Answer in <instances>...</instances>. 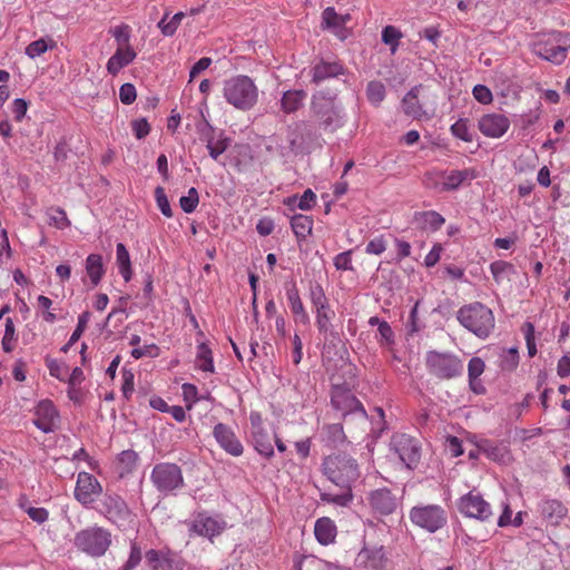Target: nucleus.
<instances>
[{"label": "nucleus", "instance_id": "nucleus-1", "mask_svg": "<svg viewBox=\"0 0 570 570\" xmlns=\"http://www.w3.org/2000/svg\"><path fill=\"white\" fill-rule=\"evenodd\" d=\"M311 112L318 128L334 132L344 127L347 115L336 94L318 91L312 96Z\"/></svg>", "mask_w": 570, "mask_h": 570}, {"label": "nucleus", "instance_id": "nucleus-2", "mask_svg": "<svg viewBox=\"0 0 570 570\" xmlns=\"http://www.w3.org/2000/svg\"><path fill=\"white\" fill-rule=\"evenodd\" d=\"M223 96L236 109H252L258 100V89L254 80L245 75H237L224 81Z\"/></svg>", "mask_w": 570, "mask_h": 570}, {"label": "nucleus", "instance_id": "nucleus-3", "mask_svg": "<svg viewBox=\"0 0 570 570\" xmlns=\"http://www.w3.org/2000/svg\"><path fill=\"white\" fill-rule=\"evenodd\" d=\"M458 321L480 338H487L495 324L492 311L481 303L461 307L458 312Z\"/></svg>", "mask_w": 570, "mask_h": 570}, {"label": "nucleus", "instance_id": "nucleus-4", "mask_svg": "<svg viewBox=\"0 0 570 570\" xmlns=\"http://www.w3.org/2000/svg\"><path fill=\"white\" fill-rule=\"evenodd\" d=\"M323 472L331 482L343 489H348L360 478L356 461L343 453L326 456Z\"/></svg>", "mask_w": 570, "mask_h": 570}, {"label": "nucleus", "instance_id": "nucleus-5", "mask_svg": "<svg viewBox=\"0 0 570 570\" xmlns=\"http://www.w3.org/2000/svg\"><path fill=\"white\" fill-rule=\"evenodd\" d=\"M72 542L79 551L92 558H99L111 546V533L102 527L92 525L78 531Z\"/></svg>", "mask_w": 570, "mask_h": 570}, {"label": "nucleus", "instance_id": "nucleus-6", "mask_svg": "<svg viewBox=\"0 0 570 570\" xmlns=\"http://www.w3.org/2000/svg\"><path fill=\"white\" fill-rule=\"evenodd\" d=\"M150 481L156 490L167 497L175 495L185 487L181 468L176 463H157L150 473Z\"/></svg>", "mask_w": 570, "mask_h": 570}, {"label": "nucleus", "instance_id": "nucleus-7", "mask_svg": "<svg viewBox=\"0 0 570 570\" xmlns=\"http://www.w3.org/2000/svg\"><path fill=\"white\" fill-rule=\"evenodd\" d=\"M413 525L434 533L448 522L446 511L439 504H417L409 512Z\"/></svg>", "mask_w": 570, "mask_h": 570}, {"label": "nucleus", "instance_id": "nucleus-8", "mask_svg": "<svg viewBox=\"0 0 570 570\" xmlns=\"http://www.w3.org/2000/svg\"><path fill=\"white\" fill-rule=\"evenodd\" d=\"M98 512L119 529H126L135 518L126 501L120 495L109 492L100 500Z\"/></svg>", "mask_w": 570, "mask_h": 570}, {"label": "nucleus", "instance_id": "nucleus-9", "mask_svg": "<svg viewBox=\"0 0 570 570\" xmlns=\"http://www.w3.org/2000/svg\"><path fill=\"white\" fill-rule=\"evenodd\" d=\"M318 128L308 120L295 122L288 130V145L292 151L306 153L315 145H321Z\"/></svg>", "mask_w": 570, "mask_h": 570}, {"label": "nucleus", "instance_id": "nucleus-10", "mask_svg": "<svg viewBox=\"0 0 570 570\" xmlns=\"http://www.w3.org/2000/svg\"><path fill=\"white\" fill-rule=\"evenodd\" d=\"M426 366L432 375L441 380L456 377L463 370V364L456 356L434 351L428 353Z\"/></svg>", "mask_w": 570, "mask_h": 570}, {"label": "nucleus", "instance_id": "nucleus-11", "mask_svg": "<svg viewBox=\"0 0 570 570\" xmlns=\"http://www.w3.org/2000/svg\"><path fill=\"white\" fill-rule=\"evenodd\" d=\"M197 132L199 139L206 144V148L210 158L218 160L230 145V138H228L224 130L214 128L207 120H204L197 125Z\"/></svg>", "mask_w": 570, "mask_h": 570}, {"label": "nucleus", "instance_id": "nucleus-12", "mask_svg": "<svg viewBox=\"0 0 570 570\" xmlns=\"http://www.w3.org/2000/svg\"><path fill=\"white\" fill-rule=\"evenodd\" d=\"M249 440L255 450L263 456L271 459L274 455L272 438L264 426L263 417L259 412L249 414Z\"/></svg>", "mask_w": 570, "mask_h": 570}, {"label": "nucleus", "instance_id": "nucleus-13", "mask_svg": "<svg viewBox=\"0 0 570 570\" xmlns=\"http://www.w3.org/2000/svg\"><path fill=\"white\" fill-rule=\"evenodd\" d=\"M390 445L391 450L409 469L417 465L421 459V451L416 440L410 435L397 433L392 436Z\"/></svg>", "mask_w": 570, "mask_h": 570}, {"label": "nucleus", "instance_id": "nucleus-14", "mask_svg": "<svg viewBox=\"0 0 570 570\" xmlns=\"http://www.w3.org/2000/svg\"><path fill=\"white\" fill-rule=\"evenodd\" d=\"M458 509L463 515L481 522L490 521L493 515L490 503L482 495L474 492H469L461 497L458 502Z\"/></svg>", "mask_w": 570, "mask_h": 570}, {"label": "nucleus", "instance_id": "nucleus-15", "mask_svg": "<svg viewBox=\"0 0 570 570\" xmlns=\"http://www.w3.org/2000/svg\"><path fill=\"white\" fill-rule=\"evenodd\" d=\"M101 493L102 485L92 474L85 471L78 473L73 495L81 505H91Z\"/></svg>", "mask_w": 570, "mask_h": 570}, {"label": "nucleus", "instance_id": "nucleus-16", "mask_svg": "<svg viewBox=\"0 0 570 570\" xmlns=\"http://www.w3.org/2000/svg\"><path fill=\"white\" fill-rule=\"evenodd\" d=\"M332 406L341 412L342 415L348 413H360L362 416H366V412L362 403L355 397V395L346 387L342 385H335L331 393Z\"/></svg>", "mask_w": 570, "mask_h": 570}, {"label": "nucleus", "instance_id": "nucleus-17", "mask_svg": "<svg viewBox=\"0 0 570 570\" xmlns=\"http://www.w3.org/2000/svg\"><path fill=\"white\" fill-rule=\"evenodd\" d=\"M510 119L503 114H484L478 120V128L488 138H501L510 128Z\"/></svg>", "mask_w": 570, "mask_h": 570}, {"label": "nucleus", "instance_id": "nucleus-18", "mask_svg": "<svg viewBox=\"0 0 570 570\" xmlns=\"http://www.w3.org/2000/svg\"><path fill=\"white\" fill-rule=\"evenodd\" d=\"M59 413L50 400L40 401L35 409V425L43 433L52 432L58 424Z\"/></svg>", "mask_w": 570, "mask_h": 570}, {"label": "nucleus", "instance_id": "nucleus-19", "mask_svg": "<svg viewBox=\"0 0 570 570\" xmlns=\"http://www.w3.org/2000/svg\"><path fill=\"white\" fill-rule=\"evenodd\" d=\"M355 563L363 570H383L387 563L384 547H364L358 552Z\"/></svg>", "mask_w": 570, "mask_h": 570}, {"label": "nucleus", "instance_id": "nucleus-20", "mask_svg": "<svg viewBox=\"0 0 570 570\" xmlns=\"http://www.w3.org/2000/svg\"><path fill=\"white\" fill-rule=\"evenodd\" d=\"M478 175V170L472 167L464 168L461 170H441L442 181L440 186V191L444 193L458 190L466 181L470 183L473 179H475Z\"/></svg>", "mask_w": 570, "mask_h": 570}, {"label": "nucleus", "instance_id": "nucleus-21", "mask_svg": "<svg viewBox=\"0 0 570 570\" xmlns=\"http://www.w3.org/2000/svg\"><path fill=\"white\" fill-rule=\"evenodd\" d=\"M347 73V69L338 60L327 61L321 59L311 68L312 82L320 85L332 78H338Z\"/></svg>", "mask_w": 570, "mask_h": 570}, {"label": "nucleus", "instance_id": "nucleus-22", "mask_svg": "<svg viewBox=\"0 0 570 570\" xmlns=\"http://www.w3.org/2000/svg\"><path fill=\"white\" fill-rule=\"evenodd\" d=\"M213 434L220 448L228 454L233 456H240L243 454L244 446L232 428L224 423H218L215 425Z\"/></svg>", "mask_w": 570, "mask_h": 570}, {"label": "nucleus", "instance_id": "nucleus-23", "mask_svg": "<svg viewBox=\"0 0 570 570\" xmlns=\"http://www.w3.org/2000/svg\"><path fill=\"white\" fill-rule=\"evenodd\" d=\"M225 525L226 523L220 519L209 517L206 513H198L189 531L190 534L195 533L212 540L214 537L220 534Z\"/></svg>", "mask_w": 570, "mask_h": 570}, {"label": "nucleus", "instance_id": "nucleus-24", "mask_svg": "<svg viewBox=\"0 0 570 570\" xmlns=\"http://www.w3.org/2000/svg\"><path fill=\"white\" fill-rule=\"evenodd\" d=\"M370 504L382 515L392 514L397 509V499L389 489H377L370 495Z\"/></svg>", "mask_w": 570, "mask_h": 570}, {"label": "nucleus", "instance_id": "nucleus-25", "mask_svg": "<svg viewBox=\"0 0 570 570\" xmlns=\"http://www.w3.org/2000/svg\"><path fill=\"white\" fill-rule=\"evenodd\" d=\"M136 57L137 53L131 46L118 47L115 53L108 59L106 69L110 75L116 76L121 69L129 66Z\"/></svg>", "mask_w": 570, "mask_h": 570}, {"label": "nucleus", "instance_id": "nucleus-26", "mask_svg": "<svg viewBox=\"0 0 570 570\" xmlns=\"http://www.w3.org/2000/svg\"><path fill=\"white\" fill-rule=\"evenodd\" d=\"M533 52L541 59L552 62L554 65H561L566 59L564 49L551 41H538L533 46Z\"/></svg>", "mask_w": 570, "mask_h": 570}, {"label": "nucleus", "instance_id": "nucleus-27", "mask_svg": "<svg viewBox=\"0 0 570 570\" xmlns=\"http://www.w3.org/2000/svg\"><path fill=\"white\" fill-rule=\"evenodd\" d=\"M422 85L412 87L402 99V109L406 116L420 119L424 115L422 105L419 101V92Z\"/></svg>", "mask_w": 570, "mask_h": 570}, {"label": "nucleus", "instance_id": "nucleus-28", "mask_svg": "<svg viewBox=\"0 0 570 570\" xmlns=\"http://www.w3.org/2000/svg\"><path fill=\"white\" fill-rule=\"evenodd\" d=\"M306 96L307 94L303 89L286 90L281 98V109L285 114L296 112L303 106Z\"/></svg>", "mask_w": 570, "mask_h": 570}, {"label": "nucleus", "instance_id": "nucleus-29", "mask_svg": "<svg viewBox=\"0 0 570 570\" xmlns=\"http://www.w3.org/2000/svg\"><path fill=\"white\" fill-rule=\"evenodd\" d=\"M86 273L92 285H98L106 273L104 257L100 254H89L85 262Z\"/></svg>", "mask_w": 570, "mask_h": 570}, {"label": "nucleus", "instance_id": "nucleus-30", "mask_svg": "<svg viewBox=\"0 0 570 570\" xmlns=\"http://www.w3.org/2000/svg\"><path fill=\"white\" fill-rule=\"evenodd\" d=\"M314 533L316 540L326 546L334 541L336 537V527L333 521L328 518H321L316 521Z\"/></svg>", "mask_w": 570, "mask_h": 570}, {"label": "nucleus", "instance_id": "nucleus-31", "mask_svg": "<svg viewBox=\"0 0 570 570\" xmlns=\"http://www.w3.org/2000/svg\"><path fill=\"white\" fill-rule=\"evenodd\" d=\"M116 265L124 282H130L132 276L130 255L124 243H118L116 246Z\"/></svg>", "mask_w": 570, "mask_h": 570}, {"label": "nucleus", "instance_id": "nucleus-32", "mask_svg": "<svg viewBox=\"0 0 570 570\" xmlns=\"http://www.w3.org/2000/svg\"><path fill=\"white\" fill-rule=\"evenodd\" d=\"M313 218L304 214H295L291 218V227L298 240L306 239L313 229Z\"/></svg>", "mask_w": 570, "mask_h": 570}, {"label": "nucleus", "instance_id": "nucleus-33", "mask_svg": "<svg viewBox=\"0 0 570 570\" xmlns=\"http://www.w3.org/2000/svg\"><path fill=\"white\" fill-rule=\"evenodd\" d=\"M284 204L291 209L309 210L316 204V194L308 188L301 196L293 195L287 197Z\"/></svg>", "mask_w": 570, "mask_h": 570}, {"label": "nucleus", "instance_id": "nucleus-34", "mask_svg": "<svg viewBox=\"0 0 570 570\" xmlns=\"http://www.w3.org/2000/svg\"><path fill=\"white\" fill-rule=\"evenodd\" d=\"M414 220L423 228H430L433 232L439 230L445 223L444 217L435 210L416 212Z\"/></svg>", "mask_w": 570, "mask_h": 570}, {"label": "nucleus", "instance_id": "nucleus-35", "mask_svg": "<svg viewBox=\"0 0 570 570\" xmlns=\"http://www.w3.org/2000/svg\"><path fill=\"white\" fill-rule=\"evenodd\" d=\"M287 299L289 303V308H291L292 313L294 314L295 322H299L304 325L307 324L309 321V317L304 309L303 303L301 301V297L298 295L296 287H291L287 291Z\"/></svg>", "mask_w": 570, "mask_h": 570}, {"label": "nucleus", "instance_id": "nucleus-36", "mask_svg": "<svg viewBox=\"0 0 570 570\" xmlns=\"http://www.w3.org/2000/svg\"><path fill=\"white\" fill-rule=\"evenodd\" d=\"M542 515L554 523H558L567 515V508L559 500H546L542 503Z\"/></svg>", "mask_w": 570, "mask_h": 570}, {"label": "nucleus", "instance_id": "nucleus-37", "mask_svg": "<svg viewBox=\"0 0 570 570\" xmlns=\"http://www.w3.org/2000/svg\"><path fill=\"white\" fill-rule=\"evenodd\" d=\"M138 454L132 450L122 451L117 459V470L119 476L124 478L130 474L137 466Z\"/></svg>", "mask_w": 570, "mask_h": 570}, {"label": "nucleus", "instance_id": "nucleus-38", "mask_svg": "<svg viewBox=\"0 0 570 570\" xmlns=\"http://www.w3.org/2000/svg\"><path fill=\"white\" fill-rule=\"evenodd\" d=\"M196 367L203 372H214L212 350L205 343L199 344L197 347Z\"/></svg>", "mask_w": 570, "mask_h": 570}, {"label": "nucleus", "instance_id": "nucleus-39", "mask_svg": "<svg viewBox=\"0 0 570 570\" xmlns=\"http://www.w3.org/2000/svg\"><path fill=\"white\" fill-rule=\"evenodd\" d=\"M365 94L368 102L377 107L385 99L386 89L380 80H371L366 86Z\"/></svg>", "mask_w": 570, "mask_h": 570}, {"label": "nucleus", "instance_id": "nucleus-40", "mask_svg": "<svg viewBox=\"0 0 570 570\" xmlns=\"http://www.w3.org/2000/svg\"><path fill=\"white\" fill-rule=\"evenodd\" d=\"M168 16L169 13L166 12L164 14V17L160 19V21L158 22V28L160 29V32L165 36V37H171L176 33L181 20L184 19L185 17V13L179 11L177 13H175L168 21Z\"/></svg>", "mask_w": 570, "mask_h": 570}, {"label": "nucleus", "instance_id": "nucleus-41", "mask_svg": "<svg viewBox=\"0 0 570 570\" xmlns=\"http://www.w3.org/2000/svg\"><path fill=\"white\" fill-rule=\"evenodd\" d=\"M520 356L517 347L503 350L499 358V367L505 372H512L519 365Z\"/></svg>", "mask_w": 570, "mask_h": 570}, {"label": "nucleus", "instance_id": "nucleus-42", "mask_svg": "<svg viewBox=\"0 0 570 570\" xmlns=\"http://www.w3.org/2000/svg\"><path fill=\"white\" fill-rule=\"evenodd\" d=\"M450 131L455 138L462 141H473V134L470 130L469 120L465 118H460L454 124H452L450 127Z\"/></svg>", "mask_w": 570, "mask_h": 570}, {"label": "nucleus", "instance_id": "nucleus-43", "mask_svg": "<svg viewBox=\"0 0 570 570\" xmlns=\"http://www.w3.org/2000/svg\"><path fill=\"white\" fill-rule=\"evenodd\" d=\"M17 335L14 323L11 317H7L4 324V335L2 337V348L4 352L10 353L14 350L17 344Z\"/></svg>", "mask_w": 570, "mask_h": 570}, {"label": "nucleus", "instance_id": "nucleus-44", "mask_svg": "<svg viewBox=\"0 0 570 570\" xmlns=\"http://www.w3.org/2000/svg\"><path fill=\"white\" fill-rule=\"evenodd\" d=\"M199 204V194L195 187H190L187 195L181 196L179 199V206L186 214H191L196 210Z\"/></svg>", "mask_w": 570, "mask_h": 570}, {"label": "nucleus", "instance_id": "nucleus-45", "mask_svg": "<svg viewBox=\"0 0 570 570\" xmlns=\"http://www.w3.org/2000/svg\"><path fill=\"white\" fill-rule=\"evenodd\" d=\"M401 37L402 33L394 26H386L382 30V41L390 46L392 53L396 52Z\"/></svg>", "mask_w": 570, "mask_h": 570}, {"label": "nucleus", "instance_id": "nucleus-46", "mask_svg": "<svg viewBox=\"0 0 570 570\" xmlns=\"http://www.w3.org/2000/svg\"><path fill=\"white\" fill-rule=\"evenodd\" d=\"M322 20L325 28L332 29L334 33L342 40L345 39L344 35H340L337 24V22H340L338 13L335 11L333 7H327L324 9V11L322 12Z\"/></svg>", "mask_w": 570, "mask_h": 570}, {"label": "nucleus", "instance_id": "nucleus-47", "mask_svg": "<svg viewBox=\"0 0 570 570\" xmlns=\"http://www.w3.org/2000/svg\"><path fill=\"white\" fill-rule=\"evenodd\" d=\"M345 491L341 494L322 493L321 499L324 502L334 503L340 507H346L353 499L351 487L344 489Z\"/></svg>", "mask_w": 570, "mask_h": 570}, {"label": "nucleus", "instance_id": "nucleus-48", "mask_svg": "<svg viewBox=\"0 0 570 570\" xmlns=\"http://www.w3.org/2000/svg\"><path fill=\"white\" fill-rule=\"evenodd\" d=\"M109 33L115 38L118 47H127L130 40V27L128 24L121 23L111 28Z\"/></svg>", "mask_w": 570, "mask_h": 570}, {"label": "nucleus", "instance_id": "nucleus-49", "mask_svg": "<svg viewBox=\"0 0 570 570\" xmlns=\"http://www.w3.org/2000/svg\"><path fill=\"white\" fill-rule=\"evenodd\" d=\"M155 200H156V204H157L159 210L161 212V214L165 217H167V218L173 217V210H171V207H170V204H169V200L167 198L164 187L157 186L155 188Z\"/></svg>", "mask_w": 570, "mask_h": 570}, {"label": "nucleus", "instance_id": "nucleus-50", "mask_svg": "<svg viewBox=\"0 0 570 570\" xmlns=\"http://www.w3.org/2000/svg\"><path fill=\"white\" fill-rule=\"evenodd\" d=\"M142 554L139 544L136 541H132L130 544V554L126 563L121 567L120 570H132L135 569L141 561Z\"/></svg>", "mask_w": 570, "mask_h": 570}, {"label": "nucleus", "instance_id": "nucleus-51", "mask_svg": "<svg viewBox=\"0 0 570 570\" xmlns=\"http://www.w3.org/2000/svg\"><path fill=\"white\" fill-rule=\"evenodd\" d=\"M524 340L527 344L528 355L533 357L537 354V346L534 342V326L532 323H524L523 327Z\"/></svg>", "mask_w": 570, "mask_h": 570}, {"label": "nucleus", "instance_id": "nucleus-52", "mask_svg": "<svg viewBox=\"0 0 570 570\" xmlns=\"http://www.w3.org/2000/svg\"><path fill=\"white\" fill-rule=\"evenodd\" d=\"M48 49H49V46H48L47 41L43 38H41V39L32 41L31 43H29L27 46L26 55L31 59H36V58L40 57L41 55H43Z\"/></svg>", "mask_w": 570, "mask_h": 570}, {"label": "nucleus", "instance_id": "nucleus-53", "mask_svg": "<svg viewBox=\"0 0 570 570\" xmlns=\"http://www.w3.org/2000/svg\"><path fill=\"white\" fill-rule=\"evenodd\" d=\"M484 362L480 357H472L468 364L470 385L484 372Z\"/></svg>", "mask_w": 570, "mask_h": 570}, {"label": "nucleus", "instance_id": "nucleus-54", "mask_svg": "<svg viewBox=\"0 0 570 570\" xmlns=\"http://www.w3.org/2000/svg\"><path fill=\"white\" fill-rule=\"evenodd\" d=\"M472 95L474 99L482 105H489L493 100V95L491 90L487 86L481 83H478L473 87Z\"/></svg>", "mask_w": 570, "mask_h": 570}, {"label": "nucleus", "instance_id": "nucleus-55", "mask_svg": "<svg viewBox=\"0 0 570 570\" xmlns=\"http://www.w3.org/2000/svg\"><path fill=\"white\" fill-rule=\"evenodd\" d=\"M49 223L58 229H65L70 226V220L68 219L66 212L60 207L52 209Z\"/></svg>", "mask_w": 570, "mask_h": 570}, {"label": "nucleus", "instance_id": "nucleus-56", "mask_svg": "<svg viewBox=\"0 0 570 570\" xmlns=\"http://www.w3.org/2000/svg\"><path fill=\"white\" fill-rule=\"evenodd\" d=\"M136 98L137 90L132 83L126 82L120 86L119 99L124 105H131L136 100Z\"/></svg>", "mask_w": 570, "mask_h": 570}, {"label": "nucleus", "instance_id": "nucleus-57", "mask_svg": "<svg viewBox=\"0 0 570 570\" xmlns=\"http://www.w3.org/2000/svg\"><path fill=\"white\" fill-rule=\"evenodd\" d=\"M316 325L321 333L326 334L331 328V309L316 311Z\"/></svg>", "mask_w": 570, "mask_h": 570}, {"label": "nucleus", "instance_id": "nucleus-58", "mask_svg": "<svg viewBox=\"0 0 570 570\" xmlns=\"http://www.w3.org/2000/svg\"><path fill=\"white\" fill-rule=\"evenodd\" d=\"M46 365H47L51 376H53V377H56V379H58L60 381L65 380L67 370H66V366L63 364H60L58 361H56L53 358L47 357L46 358Z\"/></svg>", "mask_w": 570, "mask_h": 570}, {"label": "nucleus", "instance_id": "nucleus-59", "mask_svg": "<svg viewBox=\"0 0 570 570\" xmlns=\"http://www.w3.org/2000/svg\"><path fill=\"white\" fill-rule=\"evenodd\" d=\"M311 298L316 307V311L320 309H328L327 298L323 292V287H312L311 289Z\"/></svg>", "mask_w": 570, "mask_h": 570}, {"label": "nucleus", "instance_id": "nucleus-60", "mask_svg": "<svg viewBox=\"0 0 570 570\" xmlns=\"http://www.w3.org/2000/svg\"><path fill=\"white\" fill-rule=\"evenodd\" d=\"M131 128L137 139H142L150 132V125L146 118L135 119L131 122Z\"/></svg>", "mask_w": 570, "mask_h": 570}, {"label": "nucleus", "instance_id": "nucleus-61", "mask_svg": "<svg viewBox=\"0 0 570 570\" xmlns=\"http://www.w3.org/2000/svg\"><path fill=\"white\" fill-rule=\"evenodd\" d=\"M386 249V243L383 236L371 239L365 247V253L371 255H381Z\"/></svg>", "mask_w": 570, "mask_h": 570}, {"label": "nucleus", "instance_id": "nucleus-62", "mask_svg": "<svg viewBox=\"0 0 570 570\" xmlns=\"http://www.w3.org/2000/svg\"><path fill=\"white\" fill-rule=\"evenodd\" d=\"M334 266L338 271H348L352 269V252L346 250L337 254L334 257Z\"/></svg>", "mask_w": 570, "mask_h": 570}, {"label": "nucleus", "instance_id": "nucleus-63", "mask_svg": "<svg viewBox=\"0 0 570 570\" xmlns=\"http://www.w3.org/2000/svg\"><path fill=\"white\" fill-rule=\"evenodd\" d=\"M423 181L426 187L440 191V186H441V181H442L441 170L433 169V170L426 171L424 174Z\"/></svg>", "mask_w": 570, "mask_h": 570}, {"label": "nucleus", "instance_id": "nucleus-64", "mask_svg": "<svg viewBox=\"0 0 570 570\" xmlns=\"http://www.w3.org/2000/svg\"><path fill=\"white\" fill-rule=\"evenodd\" d=\"M213 60L209 57H203L196 61L189 70V82H191L200 72L209 68Z\"/></svg>", "mask_w": 570, "mask_h": 570}]
</instances>
